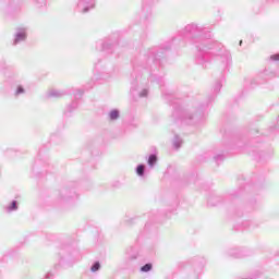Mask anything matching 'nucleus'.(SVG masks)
I'll return each instance as SVG.
<instances>
[{"label": "nucleus", "mask_w": 279, "mask_h": 279, "mask_svg": "<svg viewBox=\"0 0 279 279\" xmlns=\"http://www.w3.org/2000/svg\"><path fill=\"white\" fill-rule=\"evenodd\" d=\"M137 175H143L145 173V166L141 165L136 169Z\"/></svg>", "instance_id": "obj_3"}, {"label": "nucleus", "mask_w": 279, "mask_h": 279, "mask_svg": "<svg viewBox=\"0 0 279 279\" xmlns=\"http://www.w3.org/2000/svg\"><path fill=\"white\" fill-rule=\"evenodd\" d=\"M271 60H279V54L271 56Z\"/></svg>", "instance_id": "obj_8"}, {"label": "nucleus", "mask_w": 279, "mask_h": 279, "mask_svg": "<svg viewBox=\"0 0 279 279\" xmlns=\"http://www.w3.org/2000/svg\"><path fill=\"white\" fill-rule=\"evenodd\" d=\"M158 160V158L156 157V155H150L148 158V165L150 167H154L155 162Z\"/></svg>", "instance_id": "obj_1"}, {"label": "nucleus", "mask_w": 279, "mask_h": 279, "mask_svg": "<svg viewBox=\"0 0 279 279\" xmlns=\"http://www.w3.org/2000/svg\"><path fill=\"white\" fill-rule=\"evenodd\" d=\"M19 40H25V34L17 35L15 43H19Z\"/></svg>", "instance_id": "obj_6"}, {"label": "nucleus", "mask_w": 279, "mask_h": 279, "mask_svg": "<svg viewBox=\"0 0 279 279\" xmlns=\"http://www.w3.org/2000/svg\"><path fill=\"white\" fill-rule=\"evenodd\" d=\"M11 210H16V202L12 203Z\"/></svg>", "instance_id": "obj_7"}, {"label": "nucleus", "mask_w": 279, "mask_h": 279, "mask_svg": "<svg viewBox=\"0 0 279 279\" xmlns=\"http://www.w3.org/2000/svg\"><path fill=\"white\" fill-rule=\"evenodd\" d=\"M17 93H23V88H22V87H19V88H17Z\"/></svg>", "instance_id": "obj_9"}, {"label": "nucleus", "mask_w": 279, "mask_h": 279, "mask_svg": "<svg viewBox=\"0 0 279 279\" xmlns=\"http://www.w3.org/2000/svg\"><path fill=\"white\" fill-rule=\"evenodd\" d=\"M110 119L114 121V119H119V111L113 110L110 112Z\"/></svg>", "instance_id": "obj_2"}, {"label": "nucleus", "mask_w": 279, "mask_h": 279, "mask_svg": "<svg viewBox=\"0 0 279 279\" xmlns=\"http://www.w3.org/2000/svg\"><path fill=\"white\" fill-rule=\"evenodd\" d=\"M141 271H151V264H146L141 268Z\"/></svg>", "instance_id": "obj_4"}, {"label": "nucleus", "mask_w": 279, "mask_h": 279, "mask_svg": "<svg viewBox=\"0 0 279 279\" xmlns=\"http://www.w3.org/2000/svg\"><path fill=\"white\" fill-rule=\"evenodd\" d=\"M99 267H101V265L99 264V262H96V263L92 266V271H99Z\"/></svg>", "instance_id": "obj_5"}]
</instances>
